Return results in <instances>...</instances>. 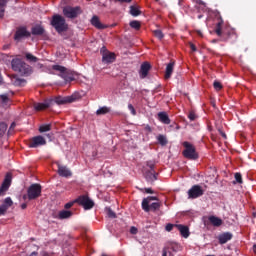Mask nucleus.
<instances>
[{
  "instance_id": "obj_1",
  "label": "nucleus",
  "mask_w": 256,
  "mask_h": 256,
  "mask_svg": "<svg viewBox=\"0 0 256 256\" xmlns=\"http://www.w3.org/2000/svg\"><path fill=\"white\" fill-rule=\"evenodd\" d=\"M50 24L59 34L69 30V24L67 23L65 17L60 14L53 15Z\"/></svg>"
},
{
  "instance_id": "obj_2",
  "label": "nucleus",
  "mask_w": 256,
  "mask_h": 256,
  "mask_svg": "<svg viewBox=\"0 0 256 256\" xmlns=\"http://www.w3.org/2000/svg\"><path fill=\"white\" fill-rule=\"evenodd\" d=\"M11 67L15 72H19L21 75H30L33 72L32 67L19 58L12 59Z\"/></svg>"
},
{
  "instance_id": "obj_3",
  "label": "nucleus",
  "mask_w": 256,
  "mask_h": 256,
  "mask_svg": "<svg viewBox=\"0 0 256 256\" xmlns=\"http://www.w3.org/2000/svg\"><path fill=\"white\" fill-rule=\"evenodd\" d=\"M42 196V185L39 183L31 184L27 189V194L23 195V200L34 201Z\"/></svg>"
},
{
  "instance_id": "obj_4",
  "label": "nucleus",
  "mask_w": 256,
  "mask_h": 256,
  "mask_svg": "<svg viewBox=\"0 0 256 256\" xmlns=\"http://www.w3.org/2000/svg\"><path fill=\"white\" fill-rule=\"evenodd\" d=\"M52 69L59 72L58 75L64 79L65 83H72V81L76 80L75 74L65 66L52 65Z\"/></svg>"
},
{
  "instance_id": "obj_5",
  "label": "nucleus",
  "mask_w": 256,
  "mask_h": 256,
  "mask_svg": "<svg viewBox=\"0 0 256 256\" xmlns=\"http://www.w3.org/2000/svg\"><path fill=\"white\" fill-rule=\"evenodd\" d=\"M81 14H83V9L80 6H65L63 8V15L66 18L75 19L78 18Z\"/></svg>"
},
{
  "instance_id": "obj_6",
  "label": "nucleus",
  "mask_w": 256,
  "mask_h": 256,
  "mask_svg": "<svg viewBox=\"0 0 256 256\" xmlns=\"http://www.w3.org/2000/svg\"><path fill=\"white\" fill-rule=\"evenodd\" d=\"M183 147L185 148V150L183 151V156L186 159L192 160V161H195L198 159V154L196 152L195 147L192 144L185 141V142H183Z\"/></svg>"
},
{
  "instance_id": "obj_7",
  "label": "nucleus",
  "mask_w": 256,
  "mask_h": 256,
  "mask_svg": "<svg viewBox=\"0 0 256 256\" xmlns=\"http://www.w3.org/2000/svg\"><path fill=\"white\" fill-rule=\"evenodd\" d=\"M76 204L83 207L84 210H91L93 207H95V202L91 200V198L88 195H81L78 198L75 199Z\"/></svg>"
},
{
  "instance_id": "obj_8",
  "label": "nucleus",
  "mask_w": 256,
  "mask_h": 256,
  "mask_svg": "<svg viewBox=\"0 0 256 256\" xmlns=\"http://www.w3.org/2000/svg\"><path fill=\"white\" fill-rule=\"evenodd\" d=\"M217 36H219L221 40L224 42L230 41L231 43H233L237 39L236 33L234 32V30L230 28H226L222 30V27H221V34Z\"/></svg>"
},
{
  "instance_id": "obj_9",
  "label": "nucleus",
  "mask_w": 256,
  "mask_h": 256,
  "mask_svg": "<svg viewBox=\"0 0 256 256\" xmlns=\"http://www.w3.org/2000/svg\"><path fill=\"white\" fill-rule=\"evenodd\" d=\"M204 195V190L201 188L200 185H193L188 190V199L194 200L202 197Z\"/></svg>"
},
{
  "instance_id": "obj_10",
  "label": "nucleus",
  "mask_w": 256,
  "mask_h": 256,
  "mask_svg": "<svg viewBox=\"0 0 256 256\" xmlns=\"http://www.w3.org/2000/svg\"><path fill=\"white\" fill-rule=\"evenodd\" d=\"M42 145H47V141L46 139L39 135V136H35L33 137L30 142H29V148H32V149H36V148H39L41 147Z\"/></svg>"
},
{
  "instance_id": "obj_11",
  "label": "nucleus",
  "mask_w": 256,
  "mask_h": 256,
  "mask_svg": "<svg viewBox=\"0 0 256 256\" xmlns=\"http://www.w3.org/2000/svg\"><path fill=\"white\" fill-rule=\"evenodd\" d=\"M212 15H213L215 21H217L216 27H215V33L217 35H220L221 34V28H222V25L224 23V20H223V18L221 16V13L218 10H214L212 12Z\"/></svg>"
},
{
  "instance_id": "obj_12",
  "label": "nucleus",
  "mask_w": 256,
  "mask_h": 256,
  "mask_svg": "<svg viewBox=\"0 0 256 256\" xmlns=\"http://www.w3.org/2000/svg\"><path fill=\"white\" fill-rule=\"evenodd\" d=\"M12 184V175L6 174L4 181L0 187V196H2L5 192H7Z\"/></svg>"
},
{
  "instance_id": "obj_13",
  "label": "nucleus",
  "mask_w": 256,
  "mask_h": 256,
  "mask_svg": "<svg viewBox=\"0 0 256 256\" xmlns=\"http://www.w3.org/2000/svg\"><path fill=\"white\" fill-rule=\"evenodd\" d=\"M31 37V33L27 30V28L21 27L19 28L14 35V39L16 41H20L23 38Z\"/></svg>"
},
{
  "instance_id": "obj_14",
  "label": "nucleus",
  "mask_w": 256,
  "mask_h": 256,
  "mask_svg": "<svg viewBox=\"0 0 256 256\" xmlns=\"http://www.w3.org/2000/svg\"><path fill=\"white\" fill-rule=\"evenodd\" d=\"M54 104V100H45L42 103H35L34 109L35 111H45V109H49L50 106Z\"/></svg>"
},
{
  "instance_id": "obj_15",
  "label": "nucleus",
  "mask_w": 256,
  "mask_h": 256,
  "mask_svg": "<svg viewBox=\"0 0 256 256\" xmlns=\"http://www.w3.org/2000/svg\"><path fill=\"white\" fill-rule=\"evenodd\" d=\"M58 175L60 177L69 178L72 177L73 173L67 166L58 164Z\"/></svg>"
},
{
  "instance_id": "obj_16",
  "label": "nucleus",
  "mask_w": 256,
  "mask_h": 256,
  "mask_svg": "<svg viewBox=\"0 0 256 256\" xmlns=\"http://www.w3.org/2000/svg\"><path fill=\"white\" fill-rule=\"evenodd\" d=\"M151 70V64L149 62H144L140 66V78L145 79L147 75H149V71Z\"/></svg>"
},
{
  "instance_id": "obj_17",
  "label": "nucleus",
  "mask_w": 256,
  "mask_h": 256,
  "mask_svg": "<svg viewBox=\"0 0 256 256\" xmlns=\"http://www.w3.org/2000/svg\"><path fill=\"white\" fill-rule=\"evenodd\" d=\"M232 237H233L232 233L224 232V233L219 234L217 239H218L220 245H224L227 242L231 241Z\"/></svg>"
},
{
  "instance_id": "obj_18",
  "label": "nucleus",
  "mask_w": 256,
  "mask_h": 256,
  "mask_svg": "<svg viewBox=\"0 0 256 256\" xmlns=\"http://www.w3.org/2000/svg\"><path fill=\"white\" fill-rule=\"evenodd\" d=\"M152 201H157V197L148 196L142 200V209L144 212L149 213V204H151Z\"/></svg>"
},
{
  "instance_id": "obj_19",
  "label": "nucleus",
  "mask_w": 256,
  "mask_h": 256,
  "mask_svg": "<svg viewBox=\"0 0 256 256\" xmlns=\"http://www.w3.org/2000/svg\"><path fill=\"white\" fill-rule=\"evenodd\" d=\"M175 228L180 232L183 238L187 239L190 236L188 226L182 224H175Z\"/></svg>"
},
{
  "instance_id": "obj_20",
  "label": "nucleus",
  "mask_w": 256,
  "mask_h": 256,
  "mask_svg": "<svg viewBox=\"0 0 256 256\" xmlns=\"http://www.w3.org/2000/svg\"><path fill=\"white\" fill-rule=\"evenodd\" d=\"M90 22H91V24H92L95 28H97V29H99V30H103V29L107 28V25H104L103 23H101V20H99V18H98L96 15H94V16L92 17V19L90 20Z\"/></svg>"
},
{
  "instance_id": "obj_21",
  "label": "nucleus",
  "mask_w": 256,
  "mask_h": 256,
  "mask_svg": "<svg viewBox=\"0 0 256 256\" xmlns=\"http://www.w3.org/2000/svg\"><path fill=\"white\" fill-rule=\"evenodd\" d=\"M72 98L70 97H61L58 96L53 100V103H56L57 105H66L67 103H72Z\"/></svg>"
},
{
  "instance_id": "obj_22",
  "label": "nucleus",
  "mask_w": 256,
  "mask_h": 256,
  "mask_svg": "<svg viewBox=\"0 0 256 256\" xmlns=\"http://www.w3.org/2000/svg\"><path fill=\"white\" fill-rule=\"evenodd\" d=\"M174 65H175V61H171L170 63L167 64L166 70H165V75H164V78L166 80H168L171 77L173 70H174Z\"/></svg>"
},
{
  "instance_id": "obj_23",
  "label": "nucleus",
  "mask_w": 256,
  "mask_h": 256,
  "mask_svg": "<svg viewBox=\"0 0 256 256\" xmlns=\"http://www.w3.org/2000/svg\"><path fill=\"white\" fill-rule=\"evenodd\" d=\"M145 178L147 182L153 183L157 181V173H155V171H146Z\"/></svg>"
},
{
  "instance_id": "obj_24",
  "label": "nucleus",
  "mask_w": 256,
  "mask_h": 256,
  "mask_svg": "<svg viewBox=\"0 0 256 256\" xmlns=\"http://www.w3.org/2000/svg\"><path fill=\"white\" fill-rule=\"evenodd\" d=\"M158 119H159V121H161V123H164V125H170V123H171V120L169 119L166 112H159Z\"/></svg>"
},
{
  "instance_id": "obj_25",
  "label": "nucleus",
  "mask_w": 256,
  "mask_h": 256,
  "mask_svg": "<svg viewBox=\"0 0 256 256\" xmlns=\"http://www.w3.org/2000/svg\"><path fill=\"white\" fill-rule=\"evenodd\" d=\"M73 216V212L69 210H62L58 214L60 220L70 219Z\"/></svg>"
},
{
  "instance_id": "obj_26",
  "label": "nucleus",
  "mask_w": 256,
  "mask_h": 256,
  "mask_svg": "<svg viewBox=\"0 0 256 256\" xmlns=\"http://www.w3.org/2000/svg\"><path fill=\"white\" fill-rule=\"evenodd\" d=\"M115 60V53H104L102 56V61H104L105 63H113V61Z\"/></svg>"
},
{
  "instance_id": "obj_27",
  "label": "nucleus",
  "mask_w": 256,
  "mask_h": 256,
  "mask_svg": "<svg viewBox=\"0 0 256 256\" xmlns=\"http://www.w3.org/2000/svg\"><path fill=\"white\" fill-rule=\"evenodd\" d=\"M44 33H45V29L41 25H36V26L32 27V29H31V34H33V35L40 36V35H43Z\"/></svg>"
},
{
  "instance_id": "obj_28",
  "label": "nucleus",
  "mask_w": 256,
  "mask_h": 256,
  "mask_svg": "<svg viewBox=\"0 0 256 256\" xmlns=\"http://www.w3.org/2000/svg\"><path fill=\"white\" fill-rule=\"evenodd\" d=\"M209 221L214 227H220L222 225V220L216 216H210Z\"/></svg>"
},
{
  "instance_id": "obj_29",
  "label": "nucleus",
  "mask_w": 256,
  "mask_h": 256,
  "mask_svg": "<svg viewBox=\"0 0 256 256\" xmlns=\"http://www.w3.org/2000/svg\"><path fill=\"white\" fill-rule=\"evenodd\" d=\"M107 113H111V108H109L107 106L100 107L96 111V115H107Z\"/></svg>"
},
{
  "instance_id": "obj_30",
  "label": "nucleus",
  "mask_w": 256,
  "mask_h": 256,
  "mask_svg": "<svg viewBox=\"0 0 256 256\" xmlns=\"http://www.w3.org/2000/svg\"><path fill=\"white\" fill-rule=\"evenodd\" d=\"M51 129H52V124H43L39 127V132L47 133V131H51Z\"/></svg>"
},
{
  "instance_id": "obj_31",
  "label": "nucleus",
  "mask_w": 256,
  "mask_h": 256,
  "mask_svg": "<svg viewBox=\"0 0 256 256\" xmlns=\"http://www.w3.org/2000/svg\"><path fill=\"white\" fill-rule=\"evenodd\" d=\"M8 129V125L5 122H0V138H2Z\"/></svg>"
},
{
  "instance_id": "obj_32",
  "label": "nucleus",
  "mask_w": 256,
  "mask_h": 256,
  "mask_svg": "<svg viewBox=\"0 0 256 256\" xmlns=\"http://www.w3.org/2000/svg\"><path fill=\"white\" fill-rule=\"evenodd\" d=\"M130 14L134 17H137V16L141 15V11L139 8H137L135 6H130Z\"/></svg>"
},
{
  "instance_id": "obj_33",
  "label": "nucleus",
  "mask_w": 256,
  "mask_h": 256,
  "mask_svg": "<svg viewBox=\"0 0 256 256\" xmlns=\"http://www.w3.org/2000/svg\"><path fill=\"white\" fill-rule=\"evenodd\" d=\"M7 210L13 206V200L11 197L5 198L3 204H2Z\"/></svg>"
},
{
  "instance_id": "obj_34",
  "label": "nucleus",
  "mask_w": 256,
  "mask_h": 256,
  "mask_svg": "<svg viewBox=\"0 0 256 256\" xmlns=\"http://www.w3.org/2000/svg\"><path fill=\"white\" fill-rule=\"evenodd\" d=\"M159 209H160V203H158V202H154L149 205V212H151V211L156 212Z\"/></svg>"
},
{
  "instance_id": "obj_35",
  "label": "nucleus",
  "mask_w": 256,
  "mask_h": 256,
  "mask_svg": "<svg viewBox=\"0 0 256 256\" xmlns=\"http://www.w3.org/2000/svg\"><path fill=\"white\" fill-rule=\"evenodd\" d=\"M25 57L27 60H29L30 62H38L39 61V58L34 56L33 54L31 53H26L25 54Z\"/></svg>"
},
{
  "instance_id": "obj_36",
  "label": "nucleus",
  "mask_w": 256,
  "mask_h": 256,
  "mask_svg": "<svg viewBox=\"0 0 256 256\" xmlns=\"http://www.w3.org/2000/svg\"><path fill=\"white\" fill-rule=\"evenodd\" d=\"M130 27H132L133 29L139 30L141 29V22L134 20L130 22Z\"/></svg>"
},
{
  "instance_id": "obj_37",
  "label": "nucleus",
  "mask_w": 256,
  "mask_h": 256,
  "mask_svg": "<svg viewBox=\"0 0 256 256\" xmlns=\"http://www.w3.org/2000/svg\"><path fill=\"white\" fill-rule=\"evenodd\" d=\"M107 211V216L110 219H116L117 218V214L113 212V210L111 208H106Z\"/></svg>"
},
{
  "instance_id": "obj_38",
  "label": "nucleus",
  "mask_w": 256,
  "mask_h": 256,
  "mask_svg": "<svg viewBox=\"0 0 256 256\" xmlns=\"http://www.w3.org/2000/svg\"><path fill=\"white\" fill-rule=\"evenodd\" d=\"M26 80L25 79H16L14 81V85H16V87H23L24 85H26Z\"/></svg>"
},
{
  "instance_id": "obj_39",
  "label": "nucleus",
  "mask_w": 256,
  "mask_h": 256,
  "mask_svg": "<svg viewBox=\"0 0 256 256\" xmlns=\"http://www.w3.org/2000/svg\"><path fill=\"white\" fill-rule=\"evenodd\" d=\"M158 143H160V145H167V140L166 137L164 135H158L157 137Z\"/></svg>"
},
{
  "instance_id": "obj_40",
  "label": "nucleus",
  "mask_w": 256,
  "mask_h": 256,
  "mask_svg": "<svg viewBox=\"0 0 256 256\" xmlns=\"http://www.w3.org/2000/svg\"><path fill=\"white\" fill-rule=\"evenodd\" d=\"M153 34L156 38H158L159 40H161L164 37V34L162 33L161 30L157 29L153 31Z\"/></svg>"
},
{
  "instance_id": "obj_41",
  "label": "nucleus",
  "mask_w": 256,
  "mask_h": 256,
  "mask_svg": "<svg viewBox=\"0 0 256 256\" xmlns=\"http://www.w3.org/2000/svg\"><path fill=\"white\" fill-rule=\"evenodd\" d=\"M213 87H214L215 91H221V89L223 88L222 84L217 80L214 81Z\"/></svg>"
},
{
  "instance_id": "obj_42",
  "label": "nucleus",
  "mask_w": 256,
  "mask_h": 256,
  "mask_svg": "<svg viewBox=\"0 0 256 256\" xmlns=\"http://www.w3.org/2000/svg\"><path fill=\"white\" fill-rule=\"evenodd\" d=\"M7 5H0V19H3L5 16Z\"/></svg>"
},
{
  "instance_id": "obj_43",
  "label": "nucleus",
  "mask_w": 256,
  "mask_h": 256,
  "mask_svg": "<svg viewBox=\"0 0 256 256\" xmlns=\"http://www.w3.org/2000/svg\"><path fill=\"white\" fill-rule=\"evenodd\" d=\"M235 180H236V182L238 184H242L243 183L241 173H239V172L235 173Z\"/></svg>"
},
{
  "instance_id": "obj_44",
  "label": "nucleus",
  "mask_w": 256,
  "mask_h": 256,
  "mask_svg": "<svg viewBox=\"0 0 256 256\" xmlns=\"http://www.w3.org/2000/svg\"><path fill=\"white\" fill-rule=\"evenodd\" d=\"M76 203H77V202H75V200H74V201H71V202L66 203V204H65V206H64L65 210H69V209H71V208H72Z\"/></svg>"
},
{
  "instance_id": "obj_45",
  "label": "nucleus",
  "mask_w": 256,
  "mask_h": 256,
  "mask_svg": "<svg viewBox=\"0 0 256 256\" xmlns=\"http://www.w3.org/2000/svg\"><path fill=\"white\" fill-rule=\"evenodd\" d=\"M188 119H190V121H195V119H197V116L194 111L189 112Z\"/></svg>"
},
{
  "instance_id": "obj_46",
  "label": "nucleus",
  "mask_w": 256,
  "mask_h": 256,
  "mask_svg": "<svg viewBox=\"0 0 256 256\" xmlns=\"http://www.w3.org/2000/svg\"><path fill=\"white\" fill-rule=\"evenodd\" d=\"M8 209L6 206H0V216H4L7 213Z\"/></svg>"
},
{
  "instance_id": "obj_47",
  "label": "nucleus",
  "mask_w": 256,
  "mask_h": 256,
  "mask_svg": "<svg viewBox=\"0 0 256 256\" xmlns=\"http://www.w3.org/2000/svg\"><path fill=\"white\" fill-rule=\"evenodd\" d=\"M128 109L132 115H137V111L135 110V107H133V104H128Z\"/></svg>"
},
{
  "instance_id": "obj_48",
  "label": "nucleus",
  "mask_w": 256,
  "mask_h": 256,
  "mask_svg": "<svg viewBox=\"0 0 256 256\" xmlns=\"http://www.w3.org/2000/svg\"><path fill=\"white\" fill-rule=\"evenodd\" d=\"M174 227H175V225L169 223L166 225L165 230L167 232H171Z\"/></svg>"
},
{
  "instance_id": "obj_49",
  "label": "nucleus",
  "mask_w": 256,
  "mask_h": 256,
  "mask_svg": "<svg viewBox=\"0 0 256 256\" xmlns=\"http://www.w3.org/2000/svg\"><path fill=\"white\" fill-rule=\"evenodd\" d=\"M0 98H1L3 103H7V101H9V97L7 95H5V94L1 95Z\"/></svg>"
},
{
  "instance_id": "obj_50",
  "label": "nucleus",
  "mask_w": 256,
  "mask_h": 256,
  "mask_svg": "<svg viewBox=\"0 0 256 256\" xmlns=\"http://www.w3.org/2000/svg\"><path fill=\"white\" fill-rule=\"evenodd\" d=\"M147 167L150 168V171H154V169H155V164H153L152 162H147Z\"/></svg>"
},
{
  "instance_id": "obj_51",
  "label": "nucleus",
  "mask_w": 256,
  "mask_h": 256,
  "mask_svg": "<svg viewBox=\"0 0 256 256\" xmlns=\"http://www.w3.org/2000/svg\"><path fill=\"white\" fill-rule=\"evenodd\" d=\"M10 0H0V6H7Z\"/></svg>"
},
{
  "instance_id": "obj_52",
  "label": "nucleus",
  "mask_w": 256,
  "mask_h": 256,
  "mask_svg": "<svg viewBox=\"0 0 256 256\" xmlns=\"http://www.w3.org/2000/svg\"><path fill=\"white\" fill-rule=\"evenodd\" d=\"M130 233H131L132 235H137V229H136V227H131Z\"/></svg>"
},
{
  "instance_id": "obj_53",
  "label": "nucleus",
  "mask_w": 256,
  "mask_h": 256,
  "mask_svg": "<svg viewBox=\"0 0 256 256\" xmlns=\"http://www.w3.org/2000/svg\"><path fill=\"white\" fill-rule=\"evenodd\" d=\"M189 46L193 52L197 51V48L193 43H189Z\"/></svg>"
},
{
  "instance_id": "obj_54",
  "label": "nucleus",
  "mask_w": 256,
  "mask_h": 256,
  "mask_svg": "<svg viewBox=\"0 0 256 256\" xmlns=\"http://www.w3.org/2000/svg\"><path fill=\"white\" fill-rule=\"evenodd\" d=\"M133 0H115V2H120V3H131Z\"/></svg>"
},
{
  "instance_id": "obj_55",
  "label": "nucleus",
  "mask_w": 256,
  "mask_h": 256,
  "mask_svg": "<svg viewBox=\"0 0 256 256\" xmlns=\"http://www.w3.org/2000/svg\"><path fill=\"white\" fill-rule=\"evenodd\" d=\"M145 193H146V194H153V189H151V188H145Z\"/></svg>"
},
{
  "instance_id": "obj_56",
  "label": "nucleus",
  "mask_w": 256,
  "mask_h": 256,
  "mask_svg": "<svg viewBox=\"0 0 256 256\" xmlns=\"http://www.w3.org/2000/svg\"><path fill=\"white\" fill-rule=\"evenodd\" d=\"M27 207H28V205L26 203L21 204V209L22 210H26Z\"/></svg>"
},
{
  "instance_id": "obj_57",
  "label": "nucleus",
  "mask_w": 256,
  "mask_h": 256,
  "mask_svg": "<svg viewBox=\"0 0 256 256\" xmlns=\"http://www.w3.org/2000/svg\"><path fill=\"white\" fill-rule=\"evenodd\" d=\"M220 134L224 139H227V135L223 131L220 130Z\"/></svg>"
},
{
  "instance_id": "obj_58",
  "label": "nucleus",
  "mask_w": 256,
  "mask_h": 256,
  "mask_svg": "<svg viewBox=\"0 0 256 256\" xmlns=\"http://www.w3.org/2000/svg\"><path fill=\"white\" fill-rule=\"evenodd\" d=\"M30 256H38V252L37 251H33Z\"/></svg>"
},
{
  "instance_id": "obj_59",
  "label": "nucleus",
  "mask_w": 256,
  "mask_h": 256,
  "mask_svg": "<svg viewBox=\"0 0 256 256\" xmlns=\"http://www.w3.org/2000/svg\"><path fill=\"white\" fill-rule=\"evenodd\" d=\"M3 83V76H2V73H0V85H2Z\"/></svg>"
},
{
  "instance_id": "obj_60",
  "label": "nucleus",
  "mask_w": 256,
  "mask_h": 256,
  "mask_svg": "<svg viewBox=\"0 0 256 256\" xmlns=\"http://www.w3.org/2000/svg\"><path fill=\"white\" fill-rule=\"evenodd\" d=\"M197 3L200 5H205V3L202 0H198Z\"/></svg>"
},
{
  "instance_id": "obj_61",
  "label": "nucleus",
  "mask_w": 256,
  "mask_h": 256,
  "mask_svg": "<svg viewBox=\"0 0 256 256\" xmlns=\"http://www.w3.org/2000/svg\"><path fill=\"white\" fill-rule=\"evenodd\" d=\"M42 256H53V255L50 254V253L45 252Z\"/></svg>"
},
{
  "instance_id": "obj_62",
  "label": "nucleus",
  "mask_w": 256,
  "mask_h": 256,
  "mask_svg": "<svg viewBox=\"0 0 256 256\" xmlns=\"http://www.w3.org/2000/svg\"><path fill=\"white\" fill-rule=\"evenodd\" d=\"M162 256H167V251L166 250H163Z\"/></svg>"
},
{
  "instance_id": "obj_63",
  "label": "nucleus",
  "mask_w": 256,
  "mask_h": 256,
  "mask_svg": "<svg viewBox=\"0 0 256 256\" xmlns=\"http://www.w3.org/2000/svg\"><path fill=\"white\" fill-rule=\"evenodd\" d=\"M253 251L256 254V244L253 245Z\"/></svg>"
},
{
  "instance_id": "obj_64",
  "label": "nucleus",
  "mask_w": 256,
  "mask_h": 256,
  "mask_svg": "<svg viewBox=\"0 0 256 256\" xmlns=\"http://www.w3.org/2000/svg\"><path fill=\"white\" fill-rule=\"evenodd\" d=\"M101 256H109V255H107V254H102Z\"/></svg>"
}]
</instances>
